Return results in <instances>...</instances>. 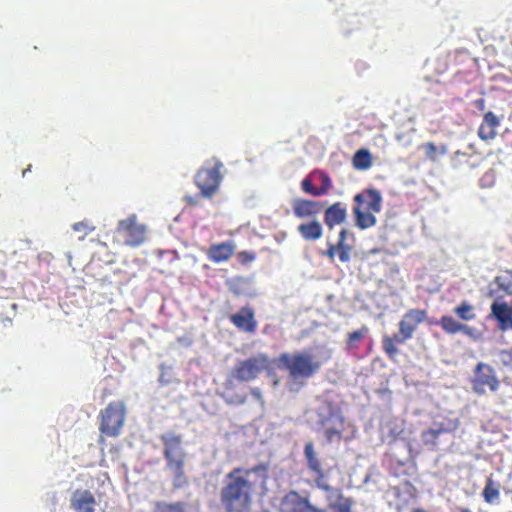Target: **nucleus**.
I'll use <instances>...</instances> for the list:
<instances>
[{"mask_svg":"<svg viewBox=\"0 0 512 512\" xmlns=\"http://www.w3.org/2000/svg\"><path fill=\"white\" fill-rule=\"evenodd\" d=\"M266 468L256 465L250 468L235 467L224 478L219 499L225 512H251L253 495L258 486L257 478L264 480Z\"/></svg>","mask_w":512,"mask_h":512,"instance_id":"obj_1","label":"nucleus"},{"mask_svg":"<svg viewBox=\"0 0 512 512\" xmlns=\"http://www.w3.org/2000/svg\"><path fill=\"white\" fill-rule=\"evenodd\" d=\"M271 361L266 353H257L245 359L238 360L231 369L230 375L225 382L226 402L234 405H242L247 397L241 394H233V382L249 383L258 379V377L269 369Z\"/></svg>","mask_w":512,"mask_h":512,"instance_id":"obj_2","label":"nucleus"},{"mask_svg":"<svg viewBox=\"0 0 512 512\" xmlns=\"http://www.w3.org/2000/svg\"><path fill=\"white\" fill-rule=\"evenodd\" d=\"M504 295L512 296V269L497 275L490 284L488 292V296L497 297L491 304L490 316L497 321L501 331L512 330V300L510 303L499 301V298H503Z\"/></svg>","mask_w":512,"mask_h":512,"instance_id":"obj_3","label":"nucleus"},{"mask_svg":"<svg viewBox=\"0 0 512 512\" xmlns=\"http://www.w3.org/2000/svg\"><path fill=\"white\" fill-rule=\"evenodd\" d=\"M163 444V457L166 469L172 474V485L175 490L182 489L188 484L185 473L186 452L183 449L182 436L173 432L160 435Z\"/></svg>","mask_w":512,"mask_h":512,"instance_id":"obj_4","label":"nucleus"},{"mask_svg":"<svg viewBox=\"0 0 512 512\" xmlns=\"http://www.w3.org/2000/svg\"><path fill=\"white\" fill-rule=\"evenodd\" d=\"M278 364L288 372L289 378L294 383L303 385L320 370L323 362L309 353L297 351L293 354L287 352L280 354Z\"/></svg>","mask_w":512,"mask_h":512,"instance_id":"obj_5","label":"nucleus"},{"mask_svg":"<svg viewBox=\"0 0 512 512\" xmlns=\"http://www.w3.org/2000/svg\"><path fill=\"white\" fill-rule=\"evenodd\" d=\"M318 418L327 442H340L345 418L341 407L328 395L324 396L321 400V405L318 408Z\"/></svg>","mask_w":512,"mask_h":512,"instance_id":"obj_6","label":"nucleus"},{"mask_svg":"<svg viewBox=\"0 0 512 512\" xmlns=\"http://www.w3.org/2000/svg\"><path fill=\"white\" fill-rule=\"evenodd\" d=\"M354 202L356 205L353 207V214L356 226L360 229L373 227L377 222L375 214L382 208L381 193L373 188L366 189L354 196Z\"/></svg>","mask_w":512,"mask_h":512,"instance_id":"obj_7","label":"nucleus"},{"mask_svg":"<svg viewBox=\"0 0 512 512\" xmlns=\"http://www.w3.org/2000/svg\"><path fill=\"white\" fill-rule=\"evenodd\" d=\"M127 409L124 401H112L99 413V432L103 436L118 437L124 427Z\"/></svg>","mask_w":512,"mask_h":512,"instance_id":"obj_8","label":"nucleus"},{"mask_svg":"<svg viewBox=\"0 0 512 512\" xmlns=\"http://www.w3.org/2000/svg\"><path fill=\"white\" fill-rule=\"evenodd\" d=\"M222 168V162L215 159L197 171L194 182L203 197L211 198L217 192L222 180Z\"/></svg>","mask_w":512,"mask_h":512,"instance_id":"obj_9","label":"nucleus"},{"mask_svg":"<svg viewBox=\"0 0 512 512\" xmlns=\"http://www.w3.org/2000/svg\"><path fill=\"white\" fill-rule=\"evenodd\" d=\"M470 383L472 390L478 395H484L486 388L491 392H496L500 387V380L495 369L484 362L476 364Z\"/></svg>","mask_w":512,"mask_h":512,"instance_id":"obj_10","label":"nucleus"},{"mask_svg":"<svg viewBox=\"0 0 512 512\" xmlns=\"http://www.w3.org/2000/svg\"><path fill=\"white\" fill-rule=\"evenodd\" d=\"M116 231L125 237V244L131 247L142 244L146 236V226L138 222L135 214L120 220Z\"/></svg>","mask_w":512,"mask_h":512,"instance_id":"obj_11","label":"nucleus"},{"mask_svg":"<svg viewBox=\"0 0 512 512\" xmlns=\"http://www.w3.org/2000/svg\"><path fill=\"white\" fill-rule=\"evenodd\" d=\"M279 512H327L313 505L309 497L302 496L296 490H290L280 499Z\"/></svg>","mask_w":512,"mask_h":512,"instance_id":"obj_12","label":"nucleus"},{"mask_svg":"<svg viewBox=\"0 0 512 512\" xmlns=\"http://www.w3.org/2000/svg\"><path fill=\"white\" fill-rule=\"evenodd\" d=\"M304 456L308 470L314 475V481L316 486L323 491H331L332 487L326 483V474L323 469L321 460L317 456L314 445L312 442H308L304 446Z\"/></svg>","mask_w":512,"mask_h":512,"instance_id":"obj_13","label":"nucleus"},{"mask_svg":"<svg viewBox=\"0 0 512 512\" xmlns=\"http://www.w3.org/2000/svg\"><path fill=\"white\" fill-rule=\"evenodd\" d=\"M230 322L241 332L254 334L258 327L255 311L251 306H243L237 313L229 316Z\"/></svg>","mask_w":512,"mask_h":512,"instance_id":"obj_14","label":"nucleus"},{"mask_svg":"<svg viewBox=\"0 0 512 512\" xmlns=\"http://www.w3.org/2000/svg\"><path fill=\"white\" fill-rule=\"evenodd\" d=\"M426 318V310L419 308L409 309L398 323L399 332H402L404 336H408L411 339L418 326L423 323Z\"/></svg>","mask_w":512,"mask_h":512,"instance_id":"obj_15","label":"nucleus"},{"mask_svg":"<svg viewBox=\"0 0 512 512\" xmlns=\"http://www.w3.org/2000/svg\"><path fill=\"white\" fill-rule=\"evenodd\" d=\"M323 203L305 198H296L292 201V211L298 219L315 218L323 209Z\"/></svg>","mask_w":512,"mask_h":512,"instance_id":"obj_16","label":"nucleus"},{"mask_svg":"<svg viewBox=\"0 0 512 512\" xmlns=\"http://www.w3.org/2000/svg\"><path fill=\"white\" fill-rule=\"evenodd\" d=\"M96 505V498L90 490L77 489L71 495L70 506L76 512H95Z\"/></svg>","mask_w":512,"mask_h":512,"instance_id":"obj_17","label":"nucleus"},{"mask_svg":"<svg viewBox=\"0 0 512 512\" xmlns=\"http://www.w3.org/2000/svg\"><path fill=\"white\" fill-rule=\"evenodd\" d=\"M236 246L233 241L212 244L206 255L213 263L227 262L235 253Z\"/></svg>","mask_w":512,"mask_h":512,"instance_id":"obj_18","label":"nucleus"},{"mask_svg":"<svg viewBox=\"0 0 512 512\" xmlns=\"http://www.w3.org/2000/svg\"><path fill=\"white\" fill-rule=\"evenodd\" d=\"M347 218V207L342 202H335L324 212V222L329 229L345 222Z\"/></svg>","mask_w":512,"mask_h":512,"instance_id":"obj_19","label":"nucleus"},{"mask_svg":"<svg viewBox=\"0 0 512 512\" xmlns=\"http://www.w3.org/2000/svg\"><path fill=\"white\" fill-rule=\"evenodd\" d=\"M499 125V118L492 111L486 112L483 115V121L478 128L479 138L484 141L494 139L497 135V128Z\"/></svg>","mask_w":512,"mask_h":512,"instance_id":"obj_20","label":"nucleus"},{"mask_svg":"<svg viewBox=\"0 0 512 512\" xmlns=\"http://www.w3.org/2000/svg\"><path fill=\"white\" fill-rule=\"evenodd\" d=\"M436 324L440 325L442 330L449 335L462 333L467 336H471L474 330L472 327L460 323L450 315L441 316L440 319L436 322Z\"/></svg>","mask_w":512,"mask_h":512,"instance_id":"obj_21","label":"nucleus"},{"mask_svg":"<svg viewBox=\"0 0 512 512\" xmlns=\"http://www.w3.org/2000/svg\"><path fill=\"white\" fill-rule=\"evenodd\" d=\"M300 236L306 241H316L322 237L323 227L317 219L301 223L297 227Z\"/></svg>","mask_w":512,"mask_h":512,"instance_id":"obj_22","label":"nucleus"},{"mask_svg":"<svg viewBox=\"0 0 512 512\" xmlns=\"http://www.w3.org/2000/svg\"><path fill=\"white\" fill-rule=\"evenodd\" d=\"M409 339L408 336H404V334L399 331L393 336L385 335L382 340L383 351L390 359H394L399 353L397 345L404 344Z\"/></svg>","mask_w":512,"mask_h":512,"instance_id":"obj_23","label":"nucleus"},{"mask_svg":"<svg viewBox=\"0 0 512 512\" xmlns=\"http://www.w3.org/2000/svg\"><path fill=\"white\" fill-rule=\"evenodd\" d=\"M348 235V231L346 229H342L339 233L338 241L335 244L337 249V256L342 263L349 262L351 259V252L353 247L346 243V237Z\"/></svg>","mask_w":512,"mask_h":512,"instance_id":"obj_24","label":"nucleus"},{"mask_svg":"<svg viewBox=\"0 0 512 512\" xmlns=\"http://www.w3.org/2000/svg\"><path fill=\"white\" fill-rule=\"evenodd\" d=\"M449 432V429L443 423H436L434 428H429L422 432V439L425 445L435 447L439 436Z\"/></svg>","mask_w":512,"mask_h":512,"instance_id":"obj_25","label":"nucleus"},{"mask_svg":"<svg viewBox=\"0 0 512 512\" xmlns=\"http://www.w3.org/2000/svg\"><path fill=\"white\" fill-rule=\"evenodd\" d=\"M353 167L357 170H367L372 166V156L369 150L359 149L352 158Z\"/></svg>","mask_w":512,"mask_h":512,"instance_id":"obj_26","label":"nucleus"},{"mask_svg":"<svg viewBox=\"0 0 512 512\" xmlns=\"http://www.w3.org/2000/svg\"><path fill=\"white\" fill-rule=\"evenodd\" d=\"M421 149L424 150L426 158L432 162L438 161L440 156H443L448 152L447 146L445 144L436 146L433 142H427L423 144Z\"/></svg>","mask_w":512,"mask_h":512,"instance_id":"obj_27","label":"nucleus"},{"mask_svg":"<svg viewBox=\"0 0 512 512\" xmlns=\"http://www.w3.org/2000/svg\"><path fill=\"white\" fill-rule=\"evenodd\" d=\"M453 311L463 321H473L476 319L474 306L466 300L457 305Z\"/></svg>","mask_w":512,"mask_h":512,"instance_id":"obj_28","label":"nucleus"},{"mask_svg":"<svg viewBox=\"0 0 512 512\" xmlns=\"http://www.w3.org/2000/svg\"><path fill=\"white\" fill-rule=\"evenodd\" d=\"M187 504L182 501L168 503L157 501L154 504V512H186Z\"/></svg>","mask_w":512,"mask_h":512,"instance_id":"obj_29","label":"nucleus"},{"mask_svg":"<svg viewBox=\"0 0 512 512\" xmlns=\"http://www.w3.org/2000/svg\"><path fill=\"white\" fill-rule=\"evenodd\" d=\"M482 496L487 503H493L499 499V484L488 478L483 489Z\"/></svg>","mask_w":512,"mask_h":512,"instance_id":"obj_30","label":"nucleus"},{"mask_svg":"<svg viewBox=\"0 0 512 512\" xmlns=\"http://www.w3.org/2000/svg\"><path fill=\"white\" fill-rule=\"evenodd\" d=\"M368 327L362 326L359 330L353 331L347 335V347L348 348H356L358 343L361 342L365 336L368 334Z\"/></svg>","mask_w":512,"mask_h":512,"instance_id":"obj_31","label":"nucleus"},{"mask_svg":"<svg viewBox=\"0 0 512 512\" xmlns=\"http://www.w3.org/2000/svg\"><path fill=\"white\" fill-rule=\"evenodd\" d=\"M72 229L74 232L80 233L81 236L79 239H84L87 235L92 233L96 227L93 225V223L89 220H83L77 223H74L72 226Z\"/></svg>","mask_w":512,"mask_h":512,"instance_id":"obj_32","label":"nucleus"},{"mask_svg":"<svg viewBox=\"0 0 512 512\" xmlns=\"http://www.w3.org/2000/svg\"><path fill=\"white\" fill-rule=\"evenodd\" d=\"M301 189L304 193L309 194L313 197H319V189L315 187L312 180L309 177L304 178L301 181Z\"/></svg>","mask_w":512,"mask_h":512,"instance_id":"obj_33","label":"nucleus"},{"mask_svg":"<svg viewBox=\"0 0 512 512\" xmlns=\"http://www.w3.org/2000/svg\"><path fill=\"white\" fill-rule=\"evenodd\" d=\"M498 358L502 366L512 370V347L498 352Z\"/></svg>","mask_w":512,"mask_h":512,"instance_id":"obj_34","label":"nucleus"},{"mask_svg":"<svg viewBox=\"0 0 512 512\" xmlns=\"http://www.w3.org/2000/svg\"><path fill=\"white\" fill-rule=\"evenodd\" d=\"M321 186L318 187L320 196H323L328 193V191L332 187V181L328 174L325 172H320L319 174Z\"/></svg>","mask_w":512,"mask_h":512,"instance_id":"obj_35","label":"nucleus"},{"mask_svg":"<svg viewBox=\"0 0 512 512\" xmlns=\"http://www.w3.org/2000/svg\"><path fill=\"white\" fill-rule=\"evenodd\" d=\"M255 259L256 253L253 251H240L237 253V260L243 265H248Z\"/></svg>","mask_w":512,"mask_h":512,"instance_id":"obj_36","label":"nucleus"},{"mask_svg":"<svg viewBox=\"0 0 512 512\" xmlns=\"http://www.w3.org/2000/svg\"><path fill=\"white\" fill-rule=\"evenodd\" d=\"M352 504L353 502L350 498L340 497V502L337 505L333 506V508L338 512H353Z\"/></svg>","mask_w":512,"mask_h":512,"instance_id":"obj_37","label":"nucleus"},{"mask_svg":"<svg viewBox=\"0 0 512 512\" xmlns=\"http://www.w3.org/2000/svg\"><path fill=\"white\" fill-rule=\"evenodd\" d=\"M322 254L329 258L331 261H333L335 256L337 255V249L335 247V244L329 243L327 249L324 252H322Z\"/></svg>","mask_w":512,"mask_h":512,"instance_id":"obj_38","label":"nucleus"},{"mask_svg":"<svg viewBox=\"0 0 512 512\" xmlns=\"http://www.w3.org/2000/svg\"><path fill=\"white\" fill-rule=\"evenodd\" d=\"M250 393L255 398V400L258 401L261 405L264 404V399H263L262 391L260 388L252 387L250 389Z\"/></svg>","mask_w":512,"mask_h":512,"instance_id":"obj_39","label":"nucleus"},{"mask_svg":"<svg viewBox=\"0 0 512 512\" xmlns=\"http://www.w3.org/2000/svg\"><path fill=\"white\" fill-rule=\"evenodd\" d=\"M242 282V279L240 278H237L235 280H233V282L230 284V290L235 294V295H240L242 293V291L240 290V288L238 287V284Z\"/></svg>","mask_w":512,"mask_h":512,"instance_id":"obj_40","label":"nucleus"},{"mask_svg":"<svg viewBox=\"0 0 512 512\" xmlns=\"http://www.w3.org/2000/svg\"><path fill=\"white\" fill-rule=\"evenodd\" d=\"M164 369H165V366L162 364L161 365V374H160V377H159V381L162 383V384H168V379H165L166 378V375L164 374Z\"/></svg>","mask_w":512,"mask_h":512,"instance_id":"obj_41","label":"nucleus"},{"mask_svg":"<svg viewBox=\"0 0 512 512\" xmlns=\"http://www.w3.org/2000/svg\"><path fill=\"white\" fill-rule=\"evenodd\" d=\"M476 106L482 111L485 108V100L483 98H480L475 101Z\"/></svg>","mask_w":512,"mask_h":512,"instance_id":"obj_42","label":"nucleus"},{"mask_svg":"<svg viewBox=\"0 0 512 512\" xmlns=\"http://www.w3.org/2000/svg\"><path fill=\"white\" fill-rule=\"evenodd\" d=\"M186 200H187L190 204H196V202H194V201L192 200V197H188V196H187V197H186Z\"/></svg>","mask_w":512,"mask_h":512,"instance_id":"obj_43","label":"nucleus"},{"mask_svg":"<svg viewBox=\"0 0 512 512\" xmlns=\"http://www.w3.org/2000/svg\"><path fill=\"white\" fill-rule=\"evenodd\" d=\"M412 512H426V511L421 508H417V509H414Z\"/></svg>","mask_w":512,"mask_h":512,"instance_id":"obj_44","label":"nucleus"},{"mask_svg":"<svg viewBox=\"0 0 512 512\" xmlns=\"http://www.w3.org/2000/svg\"><path fill=\"white\" fill-rule=\"evenodd\" d=\"M460 512H471L468 508H463L460 510Z\"/></svg>","mask_w":512,"mask_h":512,"instance_id":"obj_45","label":"nucleus"}]
</instances>
